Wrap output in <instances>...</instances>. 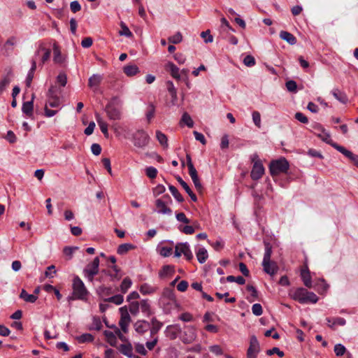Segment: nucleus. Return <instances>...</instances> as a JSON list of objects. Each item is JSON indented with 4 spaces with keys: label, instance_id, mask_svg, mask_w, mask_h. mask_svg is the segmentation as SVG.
Instances as JSON below:
<instances>
[{
    "label": "nucleus",
    "instance_id": "1",
    "mask_svg": "<svg viewBox=\"0 0 358 358\" xmlns=\"http://www.w3.org/2000/svg\"><path fill=\"white\" fill-rule=\"evenodd\" d=\"M265 252L262 261V266L264 271L267 274L273 276L278 270V266L276 262L271 261V257L272 255V247L269 243H264Z\"/></svg>",
    "mask_w": 358,
    "mask_h": 358
},
{
    "label": "nucleus",
    "instance_id": "2",
    "mask_svg": "<svg viewBox=\"0 0 358 358\" xmlns=\"http://www.w3.org/2000/svg\"><path fill=\"white\" fill-rule=\"evenodd\" d=\"M289 164L285 158H280L278 160L272 161L269 165L270 173L272 176H278L280 173H287L289 170Z\"/></svg>",
    "mask_w": 358,
    "mask_h": 358
},
{
    "label": "nucleus",
    "instance_id": "3",
    "mask_svg": "<svg viewBox=\"0 0 358 358\" xmlns=\"http://www.w3.org/2000/svg\"><path fill=\"white\" fill-rule=\"evenodd\" d=\"M73 294L75 299L80 300L85 299L88 295L84 282L78 276H75L73 280Z\"/></svg>",
    "mask_w": 358,
    "mask_h": 358
},
{
    "label": "nucleus",
    "instance_id": "4",
    "mask_svg": "<svg viewBox=\"0 0 358 358\" xmlns=\"http://www.w3.org/2000/svg\"><path fill=\"white\" fill-rule=\"evenodd\" d=\"M180 338L185 344L192 343L197 338L196 329L192 325L185 326L183 331H181Z\"/></svg>",
    "mask_w": 358,
    "mask_h": 358
},
{
    "label": "nucleus",
    "instance_id": "5",
    "mask_svg": "<svg viewBox=\"0 0 358 358\" xmlns=\"http://www.w3.org/2000/svg\"><path fill=\"white\" fill-rule=\"evenodd\" d=\"M99 259L96 257L84 269V275L89 281L92 282L94 277L99 273Z\"/></svg>",
    "mask_w": 358,
    "mask_h": 358
},
{
    "label": "nucleus",
    "instance_id": "6",
    "mask_svg": "<svg viewBox=\"0 0 358 358\" xmlns=\"http://www.w3.org/2000/svg\"><path fill=\"white\" fill-rule=\"evenodd\" d=\"M150 140L148 134L143 130H138L134 134V144L136 147L145 148L148 145Z\"/></svg>",
    "mask_w": 358,
    "mask_h": 358
},
{
    "label": "nucleus",
    "instance_id": "7",
    "mask_svg": "<svg viewBox=\"0 0 358 358\" xmlns=\"http://www.w3.org/2000/svg\"><path fill=\"white\" fill-rule=\"evenodd\" d=\"M119 310L121 315L119 325L124 333H127L128 327L131 322V317L128 312V309L126 306H123L121 307Z\"/></svg>",
    "mask_w": 358,
    "mask_h": 358
},
{
    "label": "nucleus",
    "instance_id": "8",
    "mask_svg": "<svg viewBox=\"0 0 358 358\" xmlns=\"http://www.w3.org/2000/svg\"><path fill=\"white\" fill-rule=\"evenodd\" d=\"M57 89L55 86H51L47 94V106L52 108L59 107L60 105V99L57 95Z\"/></svg>",
    "mask_w": 358,
    "mask_h": 358
},
{
    "label": "nucleus",
    "instance_id": "9",
    "mask_svg": "<svg viewBox=\"0 0 358 358\" xmlns=\"http://www.w3.org/2000/svg\"><path fill=\"white\" fill-rule=\"evenodd\" d=\"M182 254L187 260H190L193 257L189 246L187 243H178L175 247V257H179Z\"/></svg>",
    "mask_w": 358,
    "mask_h": 358
},
{
    "label": "nucleus",
    "instance_id": "10",
    "mask_svg": "<svg viewBox=\"0 0 358 358\" xmlns=\"http://www.w3.org/2000/svg\"><path fill=\"white\" fill-rule=\"evenodd\" d=\"M259 352V343L255 336H252L250 339V346L247 350V358H257Z\"/></svg>",
    "mask_w": 358,
    "mask_h": 358
},
{
    "label": "nucleus",
    "instance_id": "11",
    "mask_svg": "<svg viewBox=\"0 0 358 358\" xmlns=\"http://www.w3.org/2000/svg\"><path fill=\"white\" fill-rule=\"evenodd\" d=\"M105 112L107 117L110 120H119L121 119L120 109L116 107L113 103H110L106 106Z\"/></svg>",
    "mask_w": 358,
    "mask_h": 358
},
{
    "label": "nucleus",
    "instance_id": "12",
    "mask_svg": "<svg viewBox=\"0 0 358 358\" xmlns=\"http://www.w3.org/2000/svg\"><path fill=\"white\" fill-rule=\"evenodd\" d=\"M264 171H265L264 167L262 162L260 161V159H258L253 164V166H252V171L250 173L251 178L254 180H259L264 175Z\"/></svg>",
    "mask_w": 358,
    "mask_h": 358
},
{
    "label": "nucleus",
    "instance_id": "13",
    "mask_svg": "<svg viewBox=\"0 0 358 358\" xmlns=\"http://www.w3.org/2000/svg\"><path fill=\"white\" fill-rule=\"evenodd\" d=\"M164 333L167 338L175 340L178 334L181 333V328L179 324L169 325L166 327Z\"/></svg>",
    "mask_w": 358,
    "mask_h": 358
},
{
    "label": "nucleus",
    "instance_id": "14",
    "mask_svg": "<svg viewBox=\"0 0 358 358\" xmlns=\"http://www.w3.org/2000/svg\"><path fill=\"white\" fill-rule=\"evenodd\" d=\"M134 327L137 333L143 334L150 328V324L145 320H138L134 323Z\"/></svg>",
    "mask_w": 358,
    "mask_h": 358
},
{
    "label": "nucleus",
    "instance_id": "15",
    "mask_svg": "<svg viewBox=\"0 0 358 358\" xmlns=\"http://www.w3.org/2000/svg\"><path fill=\"white\" fill-rule=\"evenodd\" d=\"M155 205L157 208V212L159 214L164 215H171L172 210L168 207L165 202L162 201L161 199H158L155 201Z\"/></svg>",
    "mask_w": 358,
    "mask_h": 358
},
{
    "label": "nucleus",
    "instance_id": "16",
    "mask_svg": "<svg viewBox=\"0 0 358 358\" xmlns=\"http://www.w3.org/2000/svg\"><path fill=\"white\" fill-rule=\"evenodd\" d=\"M308 291L302 287L296 289L292 294V298L301 303H306V296Z\"/></svg>",
    "mask_w": 358,
    "mask_h": 358
},
{
    "label": "nucleus",
    "instance_id": "17",
    "mask_svg": "<svg viewBox=\"0 0 358 358\" xmlns=\"http://www.w3.org/2000/svg\"><path fill=\"white\" fill-rule=\"evenodd\" d=\"M95 117L96 122L104 135L105 137L108 138L109 136L108 131V124L107 122L102 118L101 115L98 113H95Z\"/></svg>",
    "mask_w": 358,
    "mask_h": 358
},
{
    "label": "nucleus",
    "instance_id": "18",
    "mask_svg": "<svg viewBox=\"0 0 358 358\" xmlns=\"http://www.w3.org/2000/svg\"><path fill=\"white\" fill-rule=\"evenodd\" d=\"M53 61L55 64H62L65 62V57L62 56L59 46L54 43L53 45Z\"/></svg>",
    "mask_w": 358,
    "mask_h": 358
},
{
    "label": "nucleus",
    "instance_id": "19",
    "mask_svg": "<svg viewBox=\"0 0 358 358\" xmlns=\"http://www.w3.org/2000/svg\"><path fill=\"white\" fill-rule=\"evenodd\" d=\"M34 99V95L33 94L31 101L24 102L22 104V111L28 117H31L33 115Z\"/></svg>",
    "mask_w": 358,
    "mask_h": 358
},
{
    "label": "nucleus",
    "instance_id": "20",
    "mask_svg": "<svg viewBox=\"0 0 358 358\" xmlns=\"http://www.w3.org/2000/svg\"><path fill=\"white\" fill-rule=\"evenodd\" d=\"M301 277L306 287L308 288L312 287L311 276L310 275L309 270L307 267L302 268L301 271Z\"/></svg>",
    "mask_w": 358,
    "mask_h": 358
},
{
    "label": "nucleus",
    "instance_id": "21",
    "mask_svg": "<svg viewBox=\"0 0 358 358\" xmlns=\"http://www.w3.org/2000/svg\"><path fill=\"white\" fill-rule=\"evenodd\" d=\"M328 326L331 329H335L336 325L344 326L346 321L343 317H327L326 319Z\"/></svg>",
    "mask_w": 358,
    "mask_h": 358
},
{
    "label": "nucleus",
    "instance_id": "22",
    "mask_svg": "<svg viewBox=\"0 0 358 358\" xmlns=\"http://www.w3.org/2000/svg\"><path fill=\"white\" fill-rule=\"evenodd\" d=\"M103 78L99 74H93L88 80V85L90 88H93L96 90L98 86L100 85Z\"/></svg>",
    "mask_w": 358,
    "mask_h": 358
},
{
    "label": "nucleus",
    "instance_id": "23",
    "mask_svg": "<svg viewBox=\"0 0 358 358\" xmlns=\"http://www.w3.org/2000/svg\"><path fill=\"white\" fill-rule=\"evenodd\" d=\"M36 69V58L34 57L31 60V67L30 70L29 71L27 78H26V85L27 87H29L31 85V83L32 82V80L34 78V72Z\"/></svg>",
    "mask_w": 358,
    "mask_h": 358
},
{
    "label": "nucleus",
    "instance_id": "24",
    "mask_svg": "<svg viewBox=\"0 0 358 358\" xmlns=\"http://www.w3.org/2000/svg\"><path fill=\"white\" fill-rule=\"evenodd\" d=\"M166 69L170 71L173 78L177 80L180 79V70L173 62H168L166 65Z\"/></svg>",
    "mask_w": 358,
    "mask_h": 358
},
{
    "label": "nucleus",
    "instance_id": "25",
    "mask_svg": "<svg viewBox=\"0 0 358 358\" xmlns=\"http://www.w3.org/2000/svg\"><path fill=\"white\" fill-rule=\"evenodd\" d=\"M151 324L152 326L149 329H150V335L153 336L158 333V331L161 329L163 326V323L160 321L157 320L156 317H152L151 319Z\"/></svg>",
    "mask_w": 358,
    "mask_h": 358
},
{
    "label": "nucleus",
    "instance_id": "26",
    "mask_svg": "<svg viewBox=\"0 0 358 358\" xmlns=\"http://www.w3.org/2000/svg\"><path fill=\"white\" fill-rule=\"evenodd\" d=\"M178 182L180 184V185L183 187L185 192L190 196L191 199L193 201H196L197 200L196 196L193 193L192 189L189 188V185L186 182H185L180 176L177 178Z\"/></svg>",
    "mask_w": 358,
    "mask_h": 358
},
{
    "label": "nucleus",
    "instance_id": "27",
    "mask_svg": "<svg viewBox=\"0 0 358 358\" xmlns=\"http://www.w3.org/2000/svg\"><path fill=\"white\" fill-rule=\"evenodd\" d=\"M280 37L290 45H294L296 43V37L288 31H281L280 32Z\"/></svg>",
    "mask_w": 358,
    "mask_h": 358
},
{
    "label": "nucleus",
    "instance_id": "28",
    "mask_svg": "<svg viewBox=\"0 0 358 358\" xmlns=\"http://www.w3.org/2000/svg\"><path fill=\"white\" fill-rule=\"evenodd\" d=\"M157 287L152 286L148 283H143L141 285L139 290L143 295L151 294L157 291Z\"/></svg>",
    "mask_w": 358,
    "mask_h": 358
},
{
    "label": "nucleus",
    "instance_id": "29",
    "mask_svg": "<svg viewBox=\"0 0 358 358\" xmlns=\"http://www.w3.org/2000/svg\"><path fill=\"white\" fill-rule=\"evenodd\" d=\"M20 298L23 299L26 302L33 303L36 302V301L38 299V296L35 294H28L24 289H22L20 294Z\"/></svg>",
    "mask_w": 358,
    "mask_h": 358
},
{
    "label": "nucleus",
    "instance_id": "30",
    "mask_svg": "<svg viewBox=\"0 0 358 358\" xmlns=\"http://www.w3.org/2000/svg\"><path fill=\"white\" fill-rule=\"evenodd\" d=\"M156 138L163 148H167L169 147L167 136L161 131H156Z\"/></svg>",
    "mask_w": 358,
    "mask_h": 358
},
{
    "label": "nucleus",
    "instance_id": "31",
    "mask_svg": "<svg viewBox=\"0 0 358 358\" xmlns=\"http://www.w3.org/2000/svg\"><path fill=\"white\" fill-rule=\"evenodd\" d=\"M41 52H43L41 62L42 64H44L46 61H48L50 59L51 51L50 49H47L43 47H40L36 50L35 55H39Z\"/></svg>",
    "mask_w": 358,
    "mask_h": 358
},
{
    "label": "nucleus",
    "instance_id": "32",
    "mask_svg": "<svg viewBox=\"0 0 358 358\" xmlns=\"http://www.w3.org/2000/svg\"><path fill=\"white\" fill-rule=\"evenodd\" d=\"M123 71L127 76H133L139 73V69L135 64L127 65L124 67Z\"/></svg>",
    "mask_w": 358,
    "mask_h": 358
},
{
    "label": "nucleus",
    "instance_id": "33",
    "mask_svg": "<svg viewBox=\"0 0 358 358\" xmlns=\"http://www.w3.org/2000/svg\"><path fill=\"white\" fill-rule=\"evenodd\" d=\"M17 39L15 36H11L7 39L3 45V49L7 52H10L13 50V47L17 44Z\"/></svg>",
    "mask_w": 358,
    "mask_h": 358
},
{
    "label": "nucleus",
    "instance_id": "34",
    "mask_svg": "<svg viewBox=\"0 0 358 358\" xmlns=\"http://www.w3.org/2000/svg\"><path fill=\"white\" fill-rule=\"evenodd\" d=\"M333 96L338 101H340L341 103H347L348 99V96H346V94L343 92H341L338 89H335L332 92H331Z\"/></svg>",
    "mask_w": 358,
    "mask_h": 358
},
{
    "label": "nucleus",
    "instance_id": "35",
    "mask_svg": "<svg viewBox=\"0 0 358 358\" xmlns=\"http://www.w3.org/2000/svg\"><path fill=\"white\" fill-rule=\"evenodd\" d=\"M196 255L199 262L201 264H203L208 257V252L205 248H199Z\"/></svg>",
    "mask_w": 358,
    "mask_h": 358
},
{
    "label": "nucleus",
    "instance_id": "36",
    "mask_svg": "<svg viewBox=\"0 0 358 358\" xmlns=\"http://www.w3.org/2000/svg\"><path fill=\"white\" fill-rule=\"evenodd\" d=\"M135 248V246L131 243H124L117 248V252L120 255H125L127 252Z\"/></svg>",
    "mask_w": 358,
    "mask_h": 358
},
{
    "label": "nucleus",
    "instance_id": "37",
    "mask_svg": "<svg viewBox=\"0 0 358 358\" xmlns=\"http://www.w3.org/2000/svg\"><path fill=\"white\" fill-rule=\"evenodd\" d=\"M141 310L147 315L151 314L150 305L147 299L141 300L140 302Z\"/></svg>",
    "mask_w": 358,
    "mask_h": 358
},
{
    "label": "nucleus",
    "instance_id": "38",
    "mask_svg": "<svg viewBox=\"0 0 358 358\" xmlns=\"http://www.w3.org/2000/svg\"><path fill=\"white\" fill-rule=\"evenodd\" d=\"M120 352L127 356L128 357H131L133 355V349L130 344H122L120 348Z\"/></svg>",
    "mask_w": 358,
    "mask_h": 358
},
{
    "label": "nucleus",
    "instance_id": "39",
    "mask_svg": "<svg viewBox=\"0 0 358 358\" xmlns=\"http://www.w3.org/2000/svg\"><path fill=\"white\" fill-rule=\"evenodd\" d=\"M331 146L334 147L336 150L342 153L345 157L347 158H350V157H352V152L348 150H347L343 146L339 145L337 143H333L331 144Z\"/></svg>",
    "mask_w": 358,
    "mask_h": 358
},
{
    "label": "nucleus",
    "instance_id": "40",
    "mask_svg": "<svg viewBox=\"0 0 358 358\" xmlns=\"http://www.w3.org/2000/svg\"><path fill=\"white\" fill-rule=\"evenodd\" d=\"M132 285V281L131 280L127 277L125 278H124V280H122L121 285H120V290L122 293H126L128 289L131 287Z\"/></svg>",
    "mask_w": 358,
    "mask_h": 358
},
{
    "label": "nucleus",
    "instance_id": "41",
    "mask_svg": "<svg viewBox=\"0 0 358 358\" xmlns=\"http://www.w3.org/2000/svg\"><path fill=\"white\" fill-rule=\"evenodd\" d=\"M124 301V297L122 294H116L111 297H109L105 299V301L115 303V305H120Z\"/></svg>",
    "mask_w": 358,
    "mask_h": 358
},
{
    "label": "nucleus",
    "instance_id": "42",
    "mask_svg": "<svg viewBox=\"0 0 358 358\" xmlns=\"http://www.w3.org/2000/svg\"><path fill=\"white\" fill-rule=\"evenodd\" d=\"M120 27L121 30L119 31V34L120 36H124L128 38H131L133 36V34L123 22L120 23Z\"/></svg>",
    "mask_w": 358,
    "mask_h": 358
},
{
    "label": "nucleus",
    "instance_id": "43",
    "mask_svg": "<svg viewBox=\"0 0 358 358\" xmlns=\"http://www.w3.org/2000/svg\"><path fill=\"white\" fill-rule=\"evenodd\" d=\"M181 122L185 124L189 128H192L194 126V122L190 115L187 113H183L181 118Z\"/></svg>",
    "mask_w": 358,
    "mask_h": 358
},
{
    "label": "nucleus",
    "instance_id": "44",
    "mask_svg": "<svg viewBox=\"0 0 358 358\" xmlns=\"http://www.w3.org/2000/svg\"><path fill=\"white\" fill-rule=\"evenodd\" d=\"M170 192H171L172 195L174 196V198L178 201L182 202L183 201V197L180 194V193L178 192L177 188L173 185H169V187Z\"/></svg>",
    "mask_w": 358,
    "mask_h": 358
},
{
    "label": "nucleus",
    "instance_id": "45",
    "mask_svg": "<svg viewBox=\"0 0 358 358\" xmlns=\"http://www.w3.org/2000/svg\"><path fill=\"white\" fill-rule=\"evenodd\" d=\"M129 311L133 315H136L140 310V303L138 301H132L129 306Z\"/></svg>",
    "mask_w": 358,
    "mask_h": 358
},
{
    "label": "nucleus",
    "instance_id": "46",
    "mask_svg": "<svg viewBox=\"0 0 358 358\" xmlns=\"http://www.w3.org/2000/svg\"><path fill=\"white\" fill-rule=\"evenodd\" d=\"M226 280L230 282H236L238 285H243L245 282V280L241 275L236 277L234 275H229L227 277Z\"/></svg>",
    "mask_w": 358,
    "mask_h": 358
},
{
    "label": "nucleus",
    "instance_id": "47",
    "mask_svg": "<svg viewBox=\"0 0 358 358\" xmlns=\"http://www.w3.org/2000/svg\"><path fill=\"white\" fill-rule=\"evenodd\" d=\"M173 272V267L169 265H166L163 266L162 269L160 271L159 275L161 278H164L167 276L168 275L172 273Z\"/></svg>",
    "mask_w": 358,
    "mask_h": 358
},
{
    "label": "nucleus",
    "instance_id": "48",
    "mask_svg": "<svg viewBox=\"0 0 358 358\" xmlns=\"http://www.w3.org/2000/svg\"><path fill=\"white\" fill-rule=\"evenodd\" d=\"M318 136L324 142L330 144L331 145V144H333L334 143L332 142L331 139V136L329 135V134L328 132H327L324 129H322V134H320L318 135Z\"/></svg>",
    "mask_w": 358,
    "mask_h": 358
},
{
    "label": "nucleus",
    "instance_id": "49",
    "mask_svg": "<svg viewBox=\"0 0 358 358\" xmlns=\"http://www.w3.org/2000/svg\"><path fill=\"white\" fill-rule=\"evenodd\" d=\"M346 352L345 347L342 344H336L334 346V352L336 356H343Z\"/></svg>",
    "mask_w": 358,
    "mask_h": 358
},
{
    "label": "nucleus",
    "instance_id": "50",
    "mask_svg": "<svg viewBox=\"0 0 358 358\" xmlns=\"http://www.w3.org/2000/svg\"><path fill=\"white\" fill-rule=\"evenodd\" d=\"M305 299H306V303H315L318 301V297L315 293H313L312 292H308V294H307Z\"/></svg>",
    "mask_w": 358,
    "mask_h": 358
},
{
    "label": "nucleus",
    "instance_id": "51",
    "mask_svg": "<svg viewBox=\"0 0 358 358\" xmlns=\"http://www.w3.org/2000/svg\"><path fill=\"white\" fill-rule=\"evenodd\" d=\"M147 176L151 179L155 178L157 175V170L153 166H148L145 169Z\"/></svg>",
    "mask_w": 358,
    "mask_h": 358
},
{
    "label": "nucleus",
    "instance_id": "52",
    "mask_svg": "<svg viewBox=\"0 0 358 358\" xmlns=\"http://www.w3.org/2000/svg\"><path fill=\"white\" fill-rule=\"evenodd\" d=\"M182 40V36L180 32H177L172 36L169 38V41L173 44L179 43Z\"/></svg>",
    "mask_w": 358,
    "mask_h": 358
},
{
    "label": "nucleus",
    "instance_id": "53",
    "mask_svg": "<svg viewBox=\"0 0 358 358\" xmlns=\"http://www.w3.org/2000/svg\"><path fill=\"white\" fill-rule=\"evenodd\" d=\"M155 114V106L152 104L149 105V106L148 107V110L146 112V118L149 122L154 117Z\"/></svg>",
    "mask_w": 358,
    "mask_h": 358
},
{
    "label": "nucleus",
    "instance_id": "54",
    "mask_svg": "<svg viewBox=\"0 0 358 358\" xmlns=\"http://www.w3.org/2000/svg\"><path fill=\"white\" fill-rule=\"evenodd\" d=\"M243 64L246 66H248V67H251V66H253L255 65L256 64V62H255V59L253 56L252 55H247L244 59H243Z\"/></svg>",
    "mask_w": 358,
    "mask_h": 358
},
{
    "label": "nucleus",
    "instance_id": "55",
    "mask_svg": "<svg viewBox=\"0 0 358 358\" xmlns=\"http://www.w3.org/2000/svg\"><path fill=\"white\" fill-rule=\"evenodd\" d=\"M209 350L213 354L217 356L223 355V350L219 345H210Z\"/></svg>",
    "mask_w": 358,
    "mask_h": 358
},
{
    "label": "nucleus",
    "instance_id": "56",
    "mask_svg": "<svg viewBox=\"0 0 358 358\" xmlns=\"http://www.w3.org/2000/svg\"><path fill=\"white\" fill-rule=\"evenodd\" d=\"M254 124L258 127H261V115L258 111H254L252 114Z\"/></svg>",
    "mask_w": 358,
    "mask_h": 358
},
{
    "label": "nucleus",
    "instance_id": "57",
    "mask_svg": "<svg viewBox=\"0 0 358 358\" xmlns=\"http://www.w3.org/2000/svg\"><path fill=\"white\" fill-rule=\"evenodd\" d=\"M252 312L256 316H259L262 314L263 310L260 303H255L252 306Z\"/></svg>",
    "mask_w": 358,
    "mask_h": 358
},
{
    "label": "nucleus",
    "instance_id": "58",
    "mask_svg": "<svg viewBox=\"0 0 358 358\" xmlns=\"http://www.w3.org/2000/svg\"><path fill=\"white\" fill-rule=\"evenodd\" d=\"M201 36L202 38H203L204 42L206 43H211L213 41V37L210 34L209 30H207L206 31L201 32Z\"/></svg>",
    "mask_w": 358,
    "mask_h": 358
},
{
    "label": "nucleus",
    "instance_id": "59",
    "mask_svg": "<svg viewBox=\"0 0 358 358\" xmlns=\"http://www.w3.org/2000/svg\"><path fill=\"white\" fill-rule=\"evenodd\" d=\"M93 336L90 334H84L78 338L79 343L91 342L93 341Z\"/></svg>",
    "mask_w": 358,
    "mask_h": 358
},
{
    "label": "nucleus",
    "instance_id": "60",
    "mask_svg": "<svg viewBox=\"0 0 358 358\" xmlns=\"http://www.w3.org/2000/svg\"><path fill=\"white\" fill-rule=\"evenodd\" d=\"M172 248L171 247L162 246L159 249V254L163 257H169L171 255Z\"/></svg>",
    "mask_w": 358,
    "mask_h": 358
},
{
    "label": "nucleus",
    "instance_id": "61",
    "mask_svg": "<svg viewBox=\"0 0 358 358\" xmlns=\"http://www.w3.org/2000/svg\"><path fill=\"white\" fill-rule=\"evenodd\" d=\"M57 83L62 87H64L67 83V77L65 73H60L57 77Z\"/></svg>",
    "mask_w": 358,
    "mask_h": 358
},
{
    "label": "nucleus",
    "instance_id": "62",
    "mask_svg": "<svg viewBox=\"0 0 358 358\" xmlns=\"http://www.w3.org/2000/svg\"><path fill=\"white\" fill-rule=\"evenodd\" d=\"M286 87L289 92H296L297 89L296 83L294 80H289L285 84Z\"/></svg>",
    "mask_w": 358,
    "mask_h": 358
},
{
    "label": "nucleus",
    "instance_id": "63",
    "mask_svg": "<svg viewBox=\"0 0 358 358\" xmlns=\"http://www.w3.org/2000/svg\"><path fill=\"white\" fill-rule=\"evenodd\" d=\"M78 248L75 247H65L63 250L64 254L68 257L69 259H71L73 257V254Z\"/></svg>",
    "mask_w": 358,
    "mask_h": 358
},
{
    "label": "nucleus",
    "instance_id": "64",
    "mask_svg": "<svg viewBox=\"0 0 358 358\" xmlns=\"http://www.w3.org/2000/svg\"><path fill=\"white\" fill-rule=\"evenodd\" d=\"M71 10L76 13L81 10V6L78 1H73L70 3Z\"/></svg>",
    "mask_w": 358,
    "mask_h": 358
}]
</instances>
